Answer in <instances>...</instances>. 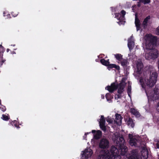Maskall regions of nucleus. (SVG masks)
I'll return each mask as SVG.
<instances>
[{"mask_svg": "<svg viewBox=\"0 0 159 159\" xmlns=\"http://www.w3.org/2000/svg\"><path fill=\"white\" fill-rule=\"evenodd\" d=\"M93 152L92 150L90 148H88L85 149L83 152V156H84V157L86 158H88L90 157L92 155Z\"/></svg>", "mask_w": 159, "mask_h": 159, "instance_id": "f8f14e48", "label": "nucleus"}, {"mask_svg": "<svg viewBox=\"0 0 159 159\" xmlns=\"http://www.w3.org/2000/svg\"><path fill=\"white\" fill-rule=\"evenodd\" d=\"M131 86L130 85H129L128 86V88L127 89V93L129 96L130 97V94L131 93Z\"/></svg>", "mask_w": 159, "mask_h": 159, "instance_id": "cd10ccee", "label": "nucleus"}, {"mask_svg": "<svg viewBox=\"0 0 159 159\" xmlns=\"http://www.w3.org/2000/svg\"><path fill=\"white\" fill-rule=\"evenodd\" d=\"M101 63L104 65L107 66L109 65V62L108 61H106L104 59H102L100 60Z\"/></svg>", "mask_w": 159, "mask_h": 159, "instance_id": "412c9836", "label": "nucleus"}, {"mask_svg": "<svg viewBox=\"0 0 159 159\" xmlns=\"http://www.w3.org/2000/svg\"><path fill=\"white\" fill-rule=\"evenodd\" d=\"M112 139L116 144V146L118 147L119 151L120 150L121 155L123 156L125 155L128 151V149L125 146V141L124 138L122 136H120L119 134H115L112 137Z\"/></svg>", "mask_w": 159, "mask_h": 159, "instance_id": "f03ea898", "label": "nucleus"}, {"mask_svg": "<svg viewBox=\"0 0 159 159\" xmlns=\"http://www.w3.org/2000/svg\"><path fill=\"white\" fill-rule=\"evenodd\" d=\"M127 61L126 60H123L121 61V65L124 66H127Z\"/></svg>", "mask_w": 159, "mask_h": 159, "instance_id": "393cba45", "label": "nucleus"}, {"mask_svg": "<svg viewBox=\"0 0 159 159\" xmlns=\"http://www.w3.org/2000/svg\"><path fill=\"white\" fill-rule=\"evenodd\" d=\"M145 56L146 59L148 60L156 59L158 56V51L156 49H153L149 53H145Z\"/></svg>", "mask_w": 159, "mask_h": 159, "instance_id": "39448f33", "label": "nucleus"}, {"mask_svg": "<svg viewBox=\"0 0 159 159\" xmlns=\"http://www.w3.org/2000/svg\"><path fill=\"white\" fill-rule=\"evenodd\" d=\"M92 133H95L94 134V138L96 139H99L102 134V132L100 130H98L96 132L95 130H93Z\"/></svg>", "mask_w": 159, "mask_h": 159, "instance_id": "f3484780", "label": "nucleus"}, {"mask_svg": "<svg viewBox=\"0 0 159 159\" xmlns=\"http://www.w3.org/2000/svg\"><path fill=\"white\" fill-rule=\"evenodd\" d=\"M1 118L3 120L5 121H7L9 120V116H7L4 114H3L2 116V117Z\"/></svg>", "mask_w": 159, "mask_h": 159, "instance_id": "b1692460", "label": "nucleus"}, {"mask_svg": "<svg viewBox=\"0 0 159 159\" xmlns=\"http://www.w3.org/2000/svg\"><path fill=\"white\" fill-rule=\"evenodd\" d=\"M127 124L129 125L132 128H133L134 125L133 120L131 118L129 119L127 121Z\"/></svg>", "mask_w": 159, "mask_h": 159, "instance_id": "aec40b11", "label": "nucleus"}, {"mask_svg": "<svg viewBox=\"0 0 159 159\" xmlns=\"http://www.w3.org/2000/svg\"><path fill=\"white\" fill-rule=\"evenodd\" d=\"M1 104V100L0 99V104Z\"/></svg>", "mask_w": 159, "mask_h": 159, "instance_id": "49530a36", "label": "nucleus"}, {"mask_svg": "<svg viewBox=\"0 0 159 159\" xmlns=\"http://www.w3.org/2000/svg\"><path fill=\"white\" fill-rule=\"evenodd\" d=\"M17 121L16 120H14L11 123V125H14L16 127L18 128L19 126L17 125Z\"/></svg>", "mask_w": 159, "mask_h": 159, "instance_id": "a878e982", "label": "nucleus"}, {"mask_svg": "<svg viewBox=\"0 0 159 159\" xmlns=\"http://www.w3.org/2000/svg\"><path fill=\"white\" fill-rule=\"evenodd\" d=\"M138 2V4H137V6H138L139 7L140 6H141V3H140V2Z\"/></svg>", "mask_w": 159, "mask_h": 159, "instance_id": "e433bc0d", "label": "nucleus"}, {"mask_svg": "<svg viewBox=\"0 0 159 159\" xmlns=\"http://www.w3.org/2000/svg\"><path fill=\"white\" fill-rule=\"evenodd\" d=\"M136 27L137 31H138L140 29V25H135Z\"/></svg>", "mask_w": 159, "mask_h": 159, "instance_id": "473e14b6", "label": "nucleus"}, {"mask_svg": "<svg viewBox=\"0 0 159 159\" xmlns=\"http://www.w3.org/2000/svg\"><path fill=\"white\" fill-rule=\"evenodd\" d=\"M148 25V23L143 20V26L144 28H146Z\"/></svg>", "mask_w": 159, "mask_h": 159, "instance_id": "c85d7f7f", "label": "nucleus"}, {"mask_svg": "<svg viewBox=\"0 0 159 159\" xmlns=\"http://www.w3.org/2000/svg\"><path fill=\"white\" fill-rule=\"evenodd\" d=\"M135 25H140V21L138 19L137 17V14L135 15Z\"/></svg>", "mask_w": 159, "mask_h": 159, "instance_id": "4be33fe9", "label": "nucleus"}, {"mask_svg": "<svg viewBox=\"0 0 159 159\" xmlns=\"http://www.w3.org/2000/svg\"><path fill=\"white\" fill-rule=\"evenodd\" d=\"M101 97H102V99H103L104 98V96L103 95H102L101 96Z\"/></svg>", "mask_w": 159, "mask_h": 159, "instance_id": "79ce46f5", "label": "nucleus"}, {"mask_svg": "<svg viewBox=\"0 0 159 159\" xmlns=\"http://www.w3.org/2000/svg\"><path fill=\"white\" fill-rule=\"evenodd\" d=\"M120 13L121 14H116L115 16V17H116L118 19L120 20V21L118 22L120 25L122 24L121 21L124 20V16L126 12L124 10H122Z\"/></svg>", "mask_w": 159, "mask_h": 159, "instance_id": "9d476101", "label": "nucleus"}, {"mask_svg": "<svg viewBox=\"0 0 159 159\" xmlns=\"http://www.w3.org/2000/svg\"><path fill=\"white\" fill-rule=\"evenodd\" d=\"M144 38L146 40V49L152 50L153 48V45L156 42L157 40L156 37L153 36L151 34H147L144 36Z\"/></svg>", "mask_w": 159, "mask_h": 159, "instance_id": "20e7f679", "label": "nucleus"}, {"mask_svg": "<svg viewBox=\"0 0 159 159\" xmlns=\"http://www.w3.org/2000/svg\"><path fill=\"white\" fill-rule=\"evenodd\" d=\"M129 144L131 146L136 147L138 146V143H139V141L135 137H133L132 134H129Z\"/></svg>", "mask_w": 159, "mask_h": 159, "instance_id": "6e6552de", "label": "nucleus"}, {"mask_svg": "<svg viewBox=\"0 0 159 159\" xmlns=\"http://www.w3.org/2000/svg\"><path fill=\"white\" fill-rule=\"evenodd\" d=\"M15 45V44H14V45H13V46H14Z\"/></svg>", "mask_w": 159, "mask_h": 159, "instance_id": "de8ad7c7", "label": "nucleus"}, {"mask_svg": "<svg viewBox=\"0 0 159 159\" xmlns=\"http://www.w3.org/2000/svg\"><path fill=\"white\" fill-rule=\"evenodd\" d=\"M115 99H118V98H117V97H115Z\"/></svg>", "mask_w": 159, "mask_h": 159, "instance_id": "37998d69", "label": "nucleus"}, {"mask_svg": "<svg viewBox=\"0 0 159 159\" xmlns=\"http://www.w3.org/2000/svg\"><path fill=\"white\" fill-rule=\"evenodd\" d=\"M156 33L157 34L159 35V28H157L156 30Z\"/></svg>", "mask_w": 159, "mask_h": 159, "instance_id": "72a5a7b5", "label": "nucleus"}, {"mask_svg": "<svg viewBox=\"0 0 159 159\" xmlns=\"http://www.w3.org/2000/svg\"><path fill=\"white\" fill-rule=\"evenodd\" d=\"M10 51V50L9 48H7V52H8Z\"/></svg>", "mask_w": 159, "mask_h": 159, "instance_id": "ea45409f", "label": "nucleus"}, {"mask_svg": "<svg viewBox=\"0 0 159 159\" xmlns=\"http://www.w3.org/2000/svg\"><path fill=\"white\" fill-rule=\"evenodd\" d=\"M156 147L157 148L159 149V140L157 141V142L156 144Z\"/></svg>", "mask_w": 159, "mask_h": 159, "instance_id": "f704fd0d", "label": "nucleus"}, {"mask_svg": "<svg viewBox=\"0 0 159 159\" xmlns=\"http://www.w3.org/2000/svg\"><path fill=\"white\" fill-rule=\"evenodd\" d=\"M150 19V16H147L144 20V21H145V22H146L148 23V20Z\"/></svg>", "mask_w": 159, "mask_h": 159, "instance_id": "7c9ffc66", "label": "nucleus"}, {"mask_svg": "<svg viewBox=\"0 0 159 159\" xmlns=\"http://www.w3.org/2000/svg\"><path fill=\"white\" fill-rule=\"evenodd\" d=\"M7 15H8L7 16H8V17H9V16H10V14H7Z\"/></svg>", "mask_w": 159, "mask_h": 159, "instance_id": "a18cd8bd", "label": "nucleus"}, {"mask_svg": "<svg viewBox=\"0 0 159 159\" xmlns=\"http://www.w3.org/2000/svg\"><path fill=\"white\" fill-rule=\"evenodd\" d=\"M109 142L108 140L106 138L101 139L99 144V146L101 149L108 148L109 147Z\"/></svg>", "mask_w": 159, "mask_h": 159, "instance_id": "0eeeda50", "label": "nucleus"}, {"mask_svg": "<svg viewBox=\"0 0 159 159\" xmlns=\"http://www.w3.org/2000/svg\"><path fill=\"white\" fill-rule=\"evenodd\" d=\"M141 155V159H147L148 157V152L147 149L145 147L143 148Z\"/></svg>", "mask_w": 159, "mask_h": 159, "instance_id": "9b49d317", "label": "nucleus"}, {"mask_svg": "<svg viewBox=\"0 0 159 159\" xmlns=\"http://www.w3.org/2000/svg\"><path fill=\"white\" fill-rule=\"evenodd\" d=\"M3 16H5L6 14H7V12H5V11H4L3 12Z\"/></svg>", "mask_w": 159, "mask_h": 159, "instance_id": "58836bf2", "label": "nucleus"}, {"mask_svg": "<svg viewBox=\"0 0 159 159\" xmlns=\"http://www.w3.org/2000/svg\"><path fill=\"white\" fill-rule=\"evenodd\" d=\"M106 120L107 122H109V123H112V121H113V120H111V118H109V116H108L107 118L106 119Z\"/></svg>", "mask_w": 159, "mask_h": 159, "instance_id": "2f4dec72", "label": "nucleus"}, {"mask_svg": "<svg viewBox=\"0 0 159 159\" xmlns=\"http://www.w3.org/2000/svg\"><path fill=\"white\" fill-rule=\"evenodd\" d=\"M11 53H12V54H16L15 52L13 51L12 52H11Z\"/></svg>", "mask_w": 159, "mask_h": 159, "instance_id": "a19ab883", "label": "nucleus"}, {"mask_svg": "<svg viewBox=\"0 0 159 159\" xmlns=\"http://www.w3.org/2000/svg\"><path fill=\"white\" fill-rule=\"evenodd\" d=\"M130 112L132 114L134 115L136 117H139L140 116L139 113L134 108H131Z\"/></svg>", "mask_w": 159, "mask_h": 159, "instance_id": "a211bd4d", "label": "nucleus"}, {"mask_svg": "<svg viewBox=\"0 0 159 159\" xmlns=\"http://www.w3.org/2000/svg\"><path fill=\"white\" fill-rule=\"evenodd\" d=\"M115 57L116 59L118 61H120L122 59V55L120 54L115 55Z\"/></svg>", "mask_w": 159, "mask_h": 159, "instance_id": "5701e85b", "label": "nucleus"}, {"mask_svg": "<svg viewBox=\"0 0 159 159\" xmlns=\"http://www.w3.org/2000/svg\"><path fill=\"white\" fill-rule=\"evenodd\" d=\"M105 119L104 118V116H101V118L100 119V121L99 122V125L100 128L104 131L106 130V126L105 125Z\"/></svg>", "mask_w": 159, "mask_h": 159, "instance_id": "ddd939ff", "label": "nucleus"}, {"mask_svg": "<svg viewBox=\"0 0 159 159\" xmlns=\"http://www.w3.org/2000/svg\"><path fill=\"white\" fill-rule=\"evenodd\" d=\"M5 51V48L2 44L0 45V67L6 61L3 58V54Z\"/></svg>", "mask_w": 159, "mask_h": 159, "instance_id": "1a4fd4ad", "label": "nucleus"}, {"mask_svg": "<svg viewBox=\"0 0 159 159\" xmlns=\"http://www.w3.org/2000/svg\"><path fill=\"white\" fill-rule=\"evenodd\" d=\"M126 85V83L122 80V81L117 85H116L115 83H112L110 86H108L107 87V90L111 93H113L114 91L118 89L117 92L118 93L117 95V98H119L121 97V94L124 91V89Z\"/></svg>", "mask_w": 159, "mask_h": 159, "instance_id": "7ed1b4c3", "label": "nucleus"}, {"mask_svg": "<svg viewBox=\"0 0 159 159\" xmlns=\"http://www.w3.org/2000/svg\"><path fill=\"white\" fill-rule=\"evenodd\" d=\"M0 109L3 111H4L6 110V108L5 107L3 106L2 105L0 107Z\"/></svg>", "mask_w": 159, "mask_h": 159, "instance_id": "c756f323", "label": "nucleus"}, {"mask_svg": "<svg viewBox=\"0 0 159 159\" xmlns=\"http://www.w3.org/2000/svg\"><path fill=\"white\" fill-rule=\"evenodd\" d=\"M109 95V93H107V94H106V96H105V97H106V98L107 99V101H108V100H109V99H107V96H108V95Z\"/></svg>", "mask_w": 159, "mask_h": 159, "instance_id": "4c0bfd02", "label": "nucleus"}, {"mask_svg": "<svg viewBox=\"0 0 159 159\" xmlns=\"http://www.w3.org/2000/svg\"><path fill=\"white\" fill-rule=\"evenodd\" d=\"M132 38L133 37L131 36L128 39V46L130 51L133 48L134 45V42L132 40Z\"/></svg>", "mask_w": 159, "mask_h": 159, "instance_id": "4468645a", "label": "nucleus"}, {"mask_svg": "<svg viewBox=\"0 0 159 159\" xmlns=\"http://www.w3.org/2000/svg\"><path fill=\"white\" fill-rule=\"evenodd\" d=\"M139 0V1H140V2L143 3L144 4H145L147 3H148L150 2V0Z\"/></svg>", "mask_w": 159, "mask_h": 159, "instance_id": "bb28decb", "label": "nucleus"}, {"mask_svg": "<svg viewBox=\"0 0 159 159\" xmlns=\"http://www.w3.org/2000/svg\"><path fill=\"white\" fill-rule=\"evenodd\" d=\"M108 68H116V69L117 70H119L120 69V67L119 66H116L115 64H110L109 63V65L107 66Z\"/></svg>", "mask_w": 159, "mask_h": 159, "instance_id": "6ab92c4d", "label": "nucleus"}, {"mask_svg": "<svg viewBox=\"0 0 159 159\" xmlns=\"http://www.w3.org/2000/svg\"><path fill=\"white\" fill-rule=\"evenodd\" d=\"M131 155L128 158V159H139L136 150H132L131 151Z\"/></svg>", "mask_w": 159, "mask_h": 159, "instance_id": "dca6fc26", "label": "nucleus"}, {"mask_svg": "<svg viewBox=\"0 0 159 159\" xmlns=\"http://www.w3.org/2000/svg\"><path fill=\"white\" fill-rule=\"evenodd\" d=\"M157 111L159 112V102L157 104Z\"/></svg>", "mask_w": 159, "mask_h": 159, "instance_id": "c9c22d12", "label": "nucleus"}, {"mask_svg": "<svg viewBox=\"0 0 159 159\" xmlns=\"http://www.w3.org/2000/svg\"><path fill=\"white\" fill-rule=\"evenodd\" d=\"M136 65V69L133 75L136 79H139V82L142 88H144V83L149 87H152L157 81V73L155 71L151 72L149 70L143 73V66L140 59L137 61Z\"/></svg>", "mask_w": 159, "mask_h": 159, "instance_id": "f257e3e1", "label": "nucleus"}, {"mask_svg": "<svg viewBox=\"0 0 159 159\" xmlns=\"http://www.w3.org/2000/svg\"><path fill=\"white\" fill-rule=\"evenodd\" d=\"M89 134L88 133H85V135H86L87 134Z\"/></svg>", "mask_w": 159, "mask_h": 159, "instance_id": "c03bdc74", "label": "nucleus"}, {"mask_svg": "<svg viewBox=\"0 0 159 159\" xmlns=\"http://www.w3.org/2000/svg\"><path fill=\"white\" fill-rule=\"evenodd\" d=\"M146 94L147 96L150 97L152 100L154 101L157 99H158L159 98V89H154L153 91H152V93H150V94H149L146 91Z\"/></svg>", "mask_w": 159, "mask_h": 159, "instance_id": "423d86ee", "label": "nucleus"}, {"mask_svg": "<svg viewBox=\"0 0 159 159\" xmlns=\"http://www.w3.org/2000/svg\"><path fill=\"white\" fill-rule=\"evenodd\" d=\"M116 118L114 120L115 123L118 125H120L121 124L122 117L120 114H116L115 115Z\"/></svg>", "mask_w": 159, "mask_h": 159, "instance_id": "2eb2a0df", "label": "nucleus"}]
</instances>
